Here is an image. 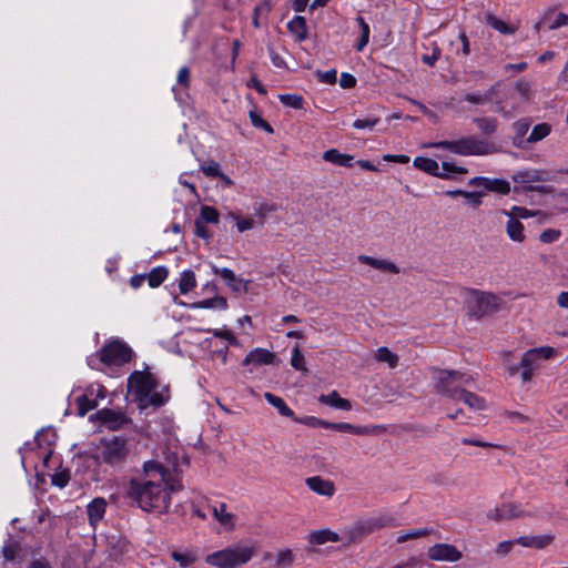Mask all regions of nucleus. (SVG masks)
<instances>
[{
	"label": "nucleus",
	"instance_id": "obj_8",
	"mask_svg": "<svg viewBox=\"0 0 568 568\" xmlns=\"http://www.w3.org/2000/svg\"><path fill=\"white\" fill-rule=\"evenodd\" d=\"M433 381L438 394L455 400L460 389L473 382V377L458 371L435 369Z\"/></svg>",
	"mask_w": 568,
	"mask_h": 568
},
{
	"label": "nucleus",
	"instance_id": "obj_50",
	"mask_svg": "<svg viewBox=\"0 0 568 568\" xmlns=\"http://www.w3.org/2000/svg\"><path fill=\"white\" fill-rule=\"evenodd\" d=\"M250 119H251L252 124L255 128L262 129V130L266 131L267 133H273L272 126L256 112L251 111Z\"/></svg>",
	"mask_w": 568,
	"mask_h": 568
},
{
	"label": "nucleus",
	"instance_id": "obj_6",
	"mask_svg": "<svg viewBox=\"0 0 568 568\" xmlns=\"http://www.w3.org/2000/svg\"><path fill=\"white\" fill-rule=\"evenodd\" d=\"M131 453L126 438L112 436L102 438L97 447V460L111 467L122 466Z\"/></svg>",
	"mask_w": 568,
	"mask_h": 568
},
{
	"label": "nucleus",
	"instance_id": "obj_61",
	"mask_svg": "<svg viewBox=\"0 0 568 568\" xmlns=\"http://www.w3.org/2000/svg\"><path fill=\"white\" fill-rule=\"evenodd\" d=\"M530 89V83L523 80L518 81L515 87L516 92L523 98H528Z\"/></svg>",
	"mask_w": 568,
	"mask_h": 568
},
{
	"label": "nucleus",
	"instance_id": "obj_45",
	"mask_svg": "<svg viewBox=\"0 0 568 568\" xmlns=\"http://www.w3.org/2000/svg\"><path fill=\"white\" fill-rule=\"evenodd\" d=\"M529 126H530L529 123L524 120L517 121L514 123V131H515L514 144L515 145L521 146L523 139L526 135V133L528 132Z\"/></svg>",
	"mask_w": 568,
	"mask_h": 568
},
{
	"label": "nucleus",
	"instance_id": "obj_41",
	"mask_svg": "<svg viewBox=\"0 0 568 568\" xmlns=\"http://www.w3.org/2000/svg\"><path fill=\"white\" fill-rule=\"evenodd\" d=\"M486 191L497 192L500 194H507L510 191V184L506 180L488 179Z\"/></svg>",
	"mask_w": 568,
	"mask_h": 568
},
{
	"label": "nucleus",
	"instance_id": "obj_47",
	"mask_svg": "<svg viewBox=\"0 0 568 568\" xmlns=\"http://www.w3.org/2000/svg\"><path fill=\"white\" fill-rule=\"evenodd\" d=\"M280 101L287 106L300 110L303 108V98L296 94H282Z\"/></svg>",
	"mask_w": 568,
	"mask_h": 568
},
{
	"label": "nucleus",
	"instance_id": "obj_56",
	"mask_svg": "<svg viewBox=\"0 0 568 568\" xmlns=\"http://www.w3.org/2000/svg\"><path fill=\"white\" fill-rule=\"evenodd\" d=\"M202 171L204 172L205 175L207 176H220V174L222 173L220 171V165L219 163L216 162H207L205 164L202 165Z\"/></svg>",
	"mask_w": 568,
	"mask_h": 568
},
{
	"label": "nucleus",
	"instance_id": "obj_1",
	"mask_svg": "<svg viewBox=\"0 0 568 568\" xmlns=\"http://www.w3.org/2000/svg\"><path fill=\"white\" fill-rule=\"evenodd\" d=\"M178 488L162 464L148 460L143 464L142 476L129 481L125 494L142 510L162 514L169 509L171 493Z\"/></svg>",
	"mask_w": 568,
	"mask_h": 568
},
{
	"label": "nucleus",
	"instance_id": "obj_21",
	"mask_svg": "<svg viewBox=\"0 0 568 568\" xmlns=\"http://www.w3.org/2000/svg\"><path fill=\"white\" fill-rule=\"evenodd\" d=\"M106 510V501L102 497L94 498L87 506V514L89 523L92 527H95L98 523L102 520Z\"/></svg>",
	"mask_w": 568,
	"mask_h": 568
},
{
	"label": "nucleus",
	"instance_id": "obj_16",
	"mask_svg": "<svg viewBox=\"0 0 568 568\" xmlns=\"http://www.w3.org/2000/svg\"><path fill=\"white\" fill-rule=\"evenodd\" d=\"M327 429L344 432L355 435H375L382 430L379 426H356L349 423L328 422Z\"/></svg>",
	"mask_w": 568,
	"mask_h": 568
},
{
	"label": "nucleus",
	"instance_id": "obj_22",
	"mask_svg": "<svg viewBox=\"0 0 568 568\" xmlns=\"http://www.w3.org/2000/svg\"><path fill=\"white\" fill-rule=\"evenodd\" d=\"M521 513L523 511L518 506L513 504H505L490 510L488 514V518L494 519L496 521H501L519 517Z\"/></svg>",
	"mask_w": 568,
	"mask_h": 568
},
{
	"label": "nucleus",
	"instance_id": "obj_12",
	"mask_svg": "<svg viewBox=\"0 0 568 568\" xmlns=\"http://www.w3.org/2000/svg\"><path fill=\"white\" fill-rule=\"evenodd\" d=\"M427 556L434 561L456 562L462 559L463 554L454 545L436 544L428 548Z\"/></svg>",
	"mask_w": 568,
	"mask_h": 568
},
{
	"label": "nucleus",
	"instance_id": "obj_63",
	"mask_svg": "<svg viewBox=\"0 0 568 568\" xmlns=\"http://www.w3.org/2000/svg\"><path fill=\"white\" fill-rule=\"evenodd\" d=\"M383 160L386 162H395V163H402V164L409 162V158L404 154H385L383 156Z\"/></svg>",
	"mask_w": 568,
	"mask_h": 568
},
{
	"label": "nucleus",
	"instance_id": "obj_9",
	"mask_svg": "<svg viewBox=\"0 0 568 568\" xmlns=\"http://www.w3.org/2000/svg\"><path fill=\"white\" fill-rule=\"evenodd\" d=\"M554 352L555 349L549 346H542L527 351L519 363V366L523 368V382H529L534 372L539 367V362L550 358L554 355Z\"/></svg>",
	"mask_w": 568,
	"mask_h": 568
},
{
	"label": "nucleus",
	"instance_id": "obj_27",
	"mask_svg": "<svg viewBox=\"0 0 568 568\" xmlns=\"http://www.w3.org/2000/svg\"><path fill=\"white\" fill-rule=\"evenodd\" d=\"M323 159L326 162H329V163H333V164H336L339 166L351 168L353 165V156L349 154L341 153L336 149H329V150L325 151L323 154Z\"/></svg>",
	"mask_w": 568,
	"mask_h": 568
},
{
	"label": "nucleus",
	"instance_id": "obj_26",
	"mask_svg": "<svg viewBox=\"0 0 568 568\" xmlns=\"http://www.w3.org/2000/svg\"><path fill=\"white\" fill-rule=\"evenodd\" d=\"M457 399L465 403L470 409L475 412H479L486 408V402L484 398L471 392L465 390L464 388L460 389Z\"/></svg>",
	"mask_w": 568,
	"mask_h": 568
},
{
	"label": "nucleus",
	"instance_id": "obj_39",
	"mask_svg": "<svg viewBox=\"0 0 568 568\" xmlns=\"http://www.w3.org/2000/svg\"><path fill=\"white\" fill-rule=\"evenodd\" d=\"M229 217L235 222L236 229L240 233L252 230L255 225V221L251 217H243L236 213H230Z\"/></svg>",
	"mask_w": 568,
	"mask_h": 568
},
{
	"label": "nucleus",
	"instance_id": "obj_14",
	"mask_svg": "<svg viewBox=\"0 0 568 568\" xmlns=\"http://www.w3.org/2000/svg\"><path fill=\"white\" fill-rule=\"evenodd\" d=\"M94 417L111 430H116L128 423V418L124 413L113 409H101L94 415Z\"/></svg>",
	"mask_w": 568,
	"mask_h": 568
},
{
	"label": "nucleus",
	"instance_id": "obj_46",
	"mask_svg": "<svg viewBox=\"0 0 568 568\" xmlns=\"http://www.w3.org/2000/svg\"><path fill=\"white\" fill-rule=\"evenodd\" d=\"M293 420L298 423V424H303V425H306V426H310V427H323V428H326V429H327V425H328V422H326L324 419H321V418H317L315 416H305V417H302V418H298V417L294 416Z\"/></svg>",
	"mask_w": 568,
	"mask_h": 568
},
{
	"label": "nucleus",
	"instance_id": "obj_3",
	"mask_svg": "<svg viewBox=\"0 0 568 568\" xmlns=\"http://www.w3.org/2000/svg\"><path fill=\"white\" fill-rule=\"evenodd\" d=\"M133 355L132 348L120 338H110L94 354L88 356L90 368L113 376L115 368L128 364Z\"/></svg>",
	"mask_w": 568,
	"mask_h": 568
},
{
	"label": "nucleus",
	"instance_id": "obj_37",
	"mask_svg": "<svg viewBox=\"0 0 568 568\" xmlns=\"http://www.w3.org/2000/svg\"><path fill=\"white\" fill-rule=\"evenodd\" d=\"M376 359L378 362L387 363L390 368H395L398 364V356L387 347H379L376 351Z\"/></svg>",
	"mask_w": 568,
	"mask_h": 568
},
{
	"label": "nucleus",
	"instance_id": "obj_11",
	"mask_svg": "<svg viewBox=\"0 0 568 568\" xmlns=\"http://www.w3.org/2000/svg\"><path fill=\"white\" fill-rule=\"evenodd\" d=\"M513 180L524 189L544 192L546 190L545 186H532L531 184L536 182H546L549 180V176L544 170L527 169L516 172L513 175Z\"/></svg>",
	"mask_w": 568,
	"mask_h": 568
},
{
	"label": "nucleus",
	"instance_id": "obj_49",
	"mask_svg": "<svg viewBox=\"0 0 568 568\" xmlns=\"http://www.w3.org/2000/svg\"><path fill=\"white\" fill-rule=\"evenodd\" d=\"M291 365L297 371H306L305 358L298 346L293 349Z\"/></svg>",
	"mask_w": 568,
	"mask_h": 568
},
{
	"label": "nucleus",
	"instance_id": "obj_51",
	"mask_svg": "<svg viewBox=\"0 0 568 568\" xmlns=\"http://www.w3.org/2000/svg\"><path fill=\"white\" fill-rule=\"evenodd\" d=\"M379 123V119L375 116H369L366 119H357L353 122V126L358 130L368 129L372 130L376 124Z\"/></svg>",
	"mask_w": 568,
	"mask_h": 568
},
{
	"label": "nucleus",
	"instance_id": "obj_2",
	"mask_svg": "<svg viewBox=\"0 0 568 568\" xmlns=\"http://www.w3.org/2000/svg\"><path fill=\"white\" fill-rule=\"evenodd\" d=\"M128 393L141 410L160 407L170 397L169 387L161 384L148 367L144 371H134L129 376Z\"/></svg>",
	"mask_w": 568,
	"mask_h": 568
},
{
	"label": "nucleus",
	"instance_id": "obj_17",
	"mask_svg": "<svg viewBox=\"0 0 568 568\" xmlns=\"http://www.w3.org/2000/svg\"><path fill=\"white\" fill-rule=\"evenodd\" d=\"M555 540L552 534H545L539 536H521L516 538L517 545L526 548L544 549L550 546Z\"/></svg>",
	"mask_w": 568,
	"mask_h": 568
},
{
	"label": "nucleus",
	"instance_id": "obj_40",
	"mask_svg": "<svg viewBox=\"0 0 568 568\" xmlns=\"http://www.w3.org/2000/svg\"><path fill=\"white\" fill-rule=\"evenodd\" d=\"M474 123L485 134H493L497 129V120L494 118H475Z\"/></svg>",
	"mask_w": 568,
	"mask_h": 568
},
{
	"label": "nucleus",
	"instance_id": "obj_48",
	"mask_svg": "<svg viewBox=\"0 0 568 568\" xmlns=\"http://www.w3.org/2000/svg\"><path fill=\"white\" fill-rule=\"evenodd\" d=\"M293 561V554L290 549L281 550L276 555L275 565L277 568H287Z\"/></svg>",
	"mask_w": 568,
	"mask_h": 568
},
{
	"label": "nucleus",
	"instance_id": "obj_43",
	"mask_svg": "<svg viewBox=\"0 0 568 568\" xmlns=\"http://www.w3.org/2000/svg\"><path fill=\"white\" fill-rule=\"evenodd\" d=\"M55 438H57V435L53 432V429L48 428V429H42L41 432H39L36 435L34 440L37 442L39 447H43L44 445L51 446L55 442Z\"/></svg>",
	"mask_w": 568,
	"mask_h": 568
},
{
	"label": "nucleus",
	"instance_id": "obj_23",
	"mask_svg": "<svg viewBox=\"0 0 568 568\" xmlns=\"http://www.w3.org/2000/svg\"><path fill=\"white\" fill-rule=\"evenodd\" d=\"M358 261L363 264H367L376 270L383 271V272H389L393 274H398L399 268L396 266L395 263H393L389 260L385 258H376L368 255H359Z\"/></svg>",
	"mask_w": 568,
	"mask_h": 568
},
{
	"label": "nucleus",
	"instance_id": "obj_44",
	"mask_svg": "<svg viewBox=\"0 0 568 568\" xmlns=\"http://www.w3.org/2000/svg\"><path fill=\"white\" fill-rule=\"evenodd\" d=\"M219 211L213 206H202L200 217L197 220H202L203 223H213L216 224L219 222Z\"/></svg>",
	"mask_w": 568,
	"mask_h": 568
},
{
	"label": "nucleus",
	"instance_id": "obj_33",
	"mask_svg": "<svg viewBox=\"0 0 568 568\" xmlns=\"http://www.w3.org/2000/svg\"><path fill=\"white\" fill-rule=\"evenodd\" d=\"M338 540V535L328 529L316 530L310 535V542L315 545H323L329 541L335 542Z\"/></svg>",
	"mask_w": 568,
	"mask_h": 568
},
{
	"label": "nucleus",
	"instance_id": "obj_38",
	"mask_svg": "<svg viewBox=\"0 0 568 568\" xmlns=\"http://www.w3.org/2000/svg\"><path fill=\"white\" fill-rule=\"evenodd\" d=\"M168 277V270L164 266L154 267L148 275L151 287H158Z\"/></svg>",
	"mask_w": 568,
	"mask_h": 568
},
{
	"label": "nucleus",
	"instance_id": "obj_42",
	"mask_svg": "<svg viewBox=\"0 0 568 568\" xmlns=\"http://www.w3.org/2000/svg\"><path fill=\"white\" fill-rule=\"evenodd\" d=\"M429 529L427 528H415V529H409L405 532H400L398 534L397 538H396V541L398 544H402V542H405L409 539H415V538H420V537H424L426 535L429 534Z\"/></svg>",
	"mask_w": 568,
	"mask_h": 568
},
{
	"label": "nucleus",
	"instance_id": "obj_53",
	"mask_svg": "<svg viewBox=\"0 0 568 568\" xmlns=\"http://www.w3.org/2000/svg\"><path fill=\"white\" fill-rule=\"evenodd\" d=\"M442 173L448 174V178H450L452 174H463L466 173V169L456 165L453 162L444 161L442 163Z\"/></svg>",
	"mask_w": 568,
	"mask_h": 568
},
{
	"label": "nucleus",
	"instance_id": "obj_32",
	"mask_svg": "<svg viewBox=\"0 0 568 568\" xmlns=\"http://www.w3.org/2000/svg\"><path fill=\"white\" fill-rule=\"evenodd\" d=\"M264 398L267 400L270 405L275 407L282 416L290 417L292 419L294 418V412L286 405L283 398L272 393H265Z\"/></svg>",
	"mask_w": 568,
	"mask_h": 568
},
{
	"label": "nucleus",
	"instance_id": "obj_55",
	"mask_svg": "<svg viewBox=\"0 0 568 568\" xmlns=\"http://www.w3.org/2000/svg\"><path fill=\"white\" fill-rule=\"evenodd\" d=\"M17 551H18V545H16L13 542H7L2 547V556L6 561L13 560Z\"/></svg>",
	"mask_w": 568,
	"mask_h": 568
},
{
	"label": "nucleus",
	"instance_id": "obj_25",
	"mask_svg": "<svg viewBox=\"0 0 568 568\" xmlns=\"http://www.w3.org/2000/svg\"><path fill=\"white\" fill-rule=\"evenodd\" d=\"M189 307L193 310L210 308L225 311L227 308V301L225 297L216 295L212 298L194 302Z\"/></svg>",
	"mask_w": 568,
	"mask_h": 568
},
{
	"label": "nucleus",
	"instance_id": "obj_15",
	"mask_svg": "<svg viewBox=\"0 0 568 568\" xmlns=\"http://www.w3.org/2000/svg\"><path fill=\"white\" fill-rule=\"evenodd\" d=\"M212 271L214 274L220 275L226 283V285L236 293H246L248 281H245L227 267L220 268L215 265H212Z\"/></svg>",
	"mask_w": 568,
	"mask_h": 568
},
{
	"label": "nucleus",
	"instance_id": "obj_35",
	"mask_svg": "<svg viewBox=\"0 0 568 568\" xmlns=\"http://www.w3.org/2000/svg\"><path fill=\"white\" fill-rule=\"evenodd\" d=\"M356 22L358 23L359 32H361V38H359L358 43L356 44V50L363 51V49L367 45V43L369 41L371 29H369L368 23L361 16H358L356 18Z\"/></svg>",
	"mask_w": 568,
	"mask_h": 568
},
{
	"label": "nucleus",
	"instance_id": "obj_4",
	"mask_svg": "<svg viewBox=\"0 0 568 568\" xmlns=\"http://www.w3.org/2000/svg\"><path fill=\"white\" fill-rule=\"evenodd\" d=\"M463 298L467 306L468 313L476 318L496 313L500 311L505 305V302L500 296L494 293L481 292L474 288L464 290Z\"/></svg>",
	"mask_w": 568,
	"mask_h": 568
},
{
	"label": "nucleus",
	"instance_id": "obj_10",
	"mask_svg": "<svg viewBox=\"0 0 568 568\" xmlns=\"http://www.w3.org/2000/svg\"><path fill=\"white\" fill-rule=\"evenodd\" d=\"M106 389L100 384H91L85 392L75 397L77 410L79 416H84L88 412L98 406L100 399H104Z\"/></svg>",
	"mask_w": 568,
	"mask_h": 568
},
{
	"label": "nucleus",
	"instance_id": "obj_29",
	"mask_svg": "<svg viewBox=\"0 0 568 568\" xmlns=\"http://www.w3.org/2000/svg\"><path fill=\"white\" fill-rule=\"evenodd\" d=\"M179 285V291L181 294L185 295L193 291L196 287V276L193 271L184 270L180 273L179 278L176 280Z\"/></svg>",
	"mask_w": 568,
	"mask_h": 568
},
{
	"label": "nucleus",
	"instance_id": "obj_18",
	"mask_svg": "<svg viewBox=\"0 0 568 568\" xmlns=\"http://www.w3.org/2000/svg\"><path fill=\"white\" fill-rule=\"evenodd\" d=\"M274 354L265 348H254L251 351L245 358L243 359L244 366H261V365H270L274 362Z\"/></svg>",
	"mask_w": 568,
	"mask_h": 568
},
{
	"label": "nucleus",
	"instance_id": "obj_5",
	"mask_svg": "<svg viewBox=\"0 0 568 568\" xmlns=\"http://www.w3.org/2000/svg\"><path fill=\"white\" fill-rule=\"evenodd\" d=\"M429 146L445 149L463 156H481L493 154L497 151L494 143L476 136H465L454 141L434 142Z\"/></svg>",
	"mask_w": 568,
	"mask_h": 568
},
{
	"label": "nucleus",
	"instance_id": "obj_57",
	"mask_svg": "<svg viewBox=\"0 0 568 568\" xmlns=\"http://www.w3.org/2000/svg\"><path fill=\"white\" fill-rule=\"evenodd\" d=\"M195 234L204 240H210L211 233L209 229L204 225L202 220H195Z\"/></svg>",
	"mask_w": 568,
	"mask_h": 568
},
{
	"label": "nucleus",
	"instance_id": "obj_30",
	"mask_svg": "<svg viewBox=\"0 0 568 568\" xmlns=\"http://www.w3.org/2000/svg\"><path fill=\"white\" fill-rule=\"evenodd\" d=\"M171 557L181 568L193 565L199 558L196 550L193 549L173 550Z\"/></svg>",
	"mask_w": 568,
	"mask_h": 568
},
{
	"label": "nucleus",
	"instance_id": "obj_31",
	"mask_svg": "<svg viewBox=\"0 0 568 568\" xmlns=\"http://www.w3.org/2000/svg\"><path fill=\"white\" fill-rule=\"evenodd\" d=\"M287 28L298 41H304L307 38V27L304 17L295 16L291 21H288Z\"/></svg>",
	"mask_w": 568,
	"mask_h": 568
},
{
	"label": "nucleus",
	"instance_id": "obj_52",
	"mask_svg": "<svg viewBox=\"0 0 568 568\" xmlns=\"http://www.w3.org/2000/svg\"><path fill=\"white\" fill-rule=\"evenodd\" d=\"M515 545H517L516 539L501 541L497 545L495 552L497 556L505 557L513 550Z\"/></svg>",
	"mask_w": 568,
	"mask_h": 568
},
{
	"label": "nucleus",
	"instance_id": "obj_7",
	"mask_svg": "<svg viewBox=\"0 0 568 568\" xmlns=\"http://www.w3.org/2000/svg\"><path fill=\"white\" fill-rule=\"evenodd\" d=\"M254 552L253 546L236 544L207 555L205 561L219 568H234L248 562Z\"/></svg>",
	"mask_w": 568,
	"mask_h": 568
},
{
	"label": "nucleus",
	"instance_id": "obj_58",
	"mask_svg": "<svg viewBox=\"0 0 568 568\" xmlns=\"http://www.w3.org/2000/svg\"><path fill=\"white\" fill-rule=\"evenodd\" d=\"M509 212H511L514 217H516L519 221L520 219H529L535 216V214L531 211L520 206H514Z\"/></svg>",
	"mask_w": 568,
	"mask_h": 568
},
{
	"label": "nucleus",
	"instance_id": "obj_54",
	"mask_svg": "<svg viewBox=\"0 0 568 568\" xmlns=\"http://www.w3.org/2000/svg\"><path fill=\"white\" fill-rule=\"evenodd\" d=\"M560 237V231L555 229H548L540 233L539 240L542 243H552Z\"/></svg>",
	"mask_w": 568,
	"mask_h": 568
},
{
	"label": "nucleus",
	"instance_id": "obj_13",
	"mask_svg": "<svg viewBox=\"0 0 568 568\" xmlns=\"http://www.w3.org/2000/svg\"><path fill=\"white\" fill-rule=\"evenodd\" d=\"M210 510L213 518L227 531H231L236 526L235 514L227 510L224 503H215L210 505Z\"/></svg>",
	"mask_w": 568,
	"mask_h": 568
},
{
	"label": "nucleus",
	"instance_id": "obj_19",
	"mask_svg": "<svg viewBox=\"0 0 568 568\" xmlns=\"http://www.w3.org/2000/svg\"><path fill=\"white\" fill-rule=\"evenodd\" d=\"M503 213L508 217L506 223V233L508 237L514 242H524L526 239L524 224L514 217L511 212L503 211Z\"/></svg>",
	"mask_w": 568,
	"mask_h": 568
},
{
	"label": "nucleus",
	"instance_id": "obj_24",
	"mask_svg": "<svg viewBox=\"0 0 568 568\" xmlns=\"http://www.w3.org/2000/svg\"><path fill=\"white\" fill-rule=\"evenodd\" d=\"M414 166L425 173L432 174L434 176H438L442 179H448V174L442 173L439 170V164L437 161L424 158V156H417L414 159L413 162Z\"/></svg>",
	"mask_w": 568,
	"mask_h": 568
},
{
	"label": "nucleus",
	"instance_id": "obj_20",
	"mask_svg": "<svg viewBox=\"0 0 568 568\" xmlns=\"http://www.w3.org/2000/svg\"><path fill=\"white\" fill-rule=\"evenodd\" d=\"M306 485L312 491L321 496L332 497L335 493L334 484L331 480L324 479L320 476L307 478Z\"/></svg>",
	"mask_w": 568,
	"mask_h": 568
},
{
	"label": "nucleus",
	"instance_id": "obj_62",
	"mask_svg": "<svg viewBox=\"0 0 568 568\" xmlns=\"http://www.w3.org/2000/svg\"><path fill=\"white\" fill-rule=\"evenodd\" d=\"M568 24V13H558L556 19L550 23L549 29H558Z\"/></svg>",
	"mask_w": 568,
	"mask_h": 568
},
{
	"label": "nucleus",
	"instance_id": "obj_64",
	"mask_svg": "<svg viewBox=\"0 0 568 568\" xmlns=\"http://www.w3.org/2000/svg\"><path fill=\"white\" fill-rule=\"evenodd\" d=\"M189 79H190V71L186 67H182L179 70L176 81L179 84H182L184 87L189 85Z\"/></svg>",
	"mask_w": 568,
	"mask_h": 568
},
{
	"label": "nucleus",
	"instance_id": "obj_28",
	"mask_svg": "<svg viewBox=\"0 0 568 568\" xmlns=\"http://www.w3.org/2000/svg\"><path fill=\"white\" fill-rule=\"evenodd\" d=\"M320 402L322 404L343 410H349L352 408L351 402L348 399L342 398L336 390H333L326 395H321Z\"/></svg>",
	"mask_w": 568,
	"mask_h": 568
},
{
	"label": "nucleus",
	"instance_id": "obj_36",
	"mask_svg": "<svg viewBox=\"0 0 568 568\" xmlns=\"http://www.w3.org/2000/svg\"><path fill=\"white\" fill-rule=\"evenodd\" d=\"M551 131V126L548 123H540L532 128L529 136L527 138V142L529 143H536L538 141H541L546 136L549 135Z\"/></svg>",
	"mask_w": 568,
	"mask_h": 568
},
{
	"label": "nucleus",
	"instance_id": "obj_60",
	"mask_svg": "<svg viewBox=\"0 0 568 568\" xmlns=\"http://www.w3.org/2000/svg\"><path fill=\"white\" fill-rule=\"evenodd\" d=\"M356 79L354 75L349 73H342L339 78V85L344 89H351L355 87Z\"/></svg>",
	"mask_w": 568,
	"mask_h": 568
},
{
	"label": "nucleus",
	"instance_id": "obj_59",
	"mask_svg": "<svg viewBox=\"0 0 568 568\" xmlns=\"http://www.w3.org/2000/svg\"><path fill=\"white\" fill-rule=\"evenodd\" d=\"M317 75H318L320 81H322L324 83H328V84L335 83V81L337 79V73L333 69L324 71V72H318Z\"/></svg>",
	"mask_w": 568,
	"mask_h": 568
},
{
	"label": "nucleus",
	"instance_id": "obj_34",
	"mask_svg": "<svg viewBox=\"0 0 568 568\" xmlns=\"http://www.w3.org/2000/svg\"><path fill=\"white\" fill-rule=\"evenodd\" d=\"M486 22L489 24L493 29L498 31L501 34H513L516 31V27L508 24L507 22L498 19L497 17L493 14L486 16Z\"/></svg>",
	"mask_w": 568,
	"mask_h": 568
}]
</instances>
